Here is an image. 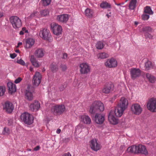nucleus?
Returning <instances> with one entry per match:
<instances>
[{"label":"nucleus","mask_w":156,"mask_h":156,"mask_svg":"<svg viewBox=\"0 0 156 156\" xmlns=\"http://www.w3.org/2000/svg\"><path fill=\"white\" fill-rule=\"evenodd\" d=\"M61 132V130L60 129H58L56 130V132L58 134H59Z\"/></svg>","instance_id":"nucleus-54"},{"label":"nucleus","mask_w":156,"mask_h":156,"mask_svg":"<svg viewBox=\"0 0 156 156\" xmlns=\"http://www.w3.org/2000/svg\"><path fill=\"white\" fill-rule=\"evenodd\" d=\"M7 86L9 93L12 94L16 91V85L12 83L11 82H8L7 83Z\"/></svg>","instance_id":"nucleus-25"},{"label":"nucleus","mask_w":156,"mask_h":156,"mask_svg":"<svg viewBox=\"0 0 156 156\" xmlns=\"http://www.w3.org/2000/svg\"><path fill=\"white\" fill-rule=\"evenodd\" d=\"M153 68L152 63L150 61H147L145 63V68L146 70H148Z\"/></svg>","instance_id":"nucleus-35"},{"label":"nucleus","mask_w":156,"mask_h":156,"mask_svg":"<svg viewBox=\"0 0 156 156\" xmlns=\"http://www.w3.org/2000/svg\"><path fill=\"white\" fill-rule=\"evenodd\" d=\"M138 24V23L136 22H135V25H137Z\"/></svg>","instance_id":"nucleus-61"},{"label":"nucleus","mask_w":156,"mask_h":156,"mask_svg":"<svg viewBox=\"0 0 156 156\" xmlns=\"http://www.w3.org/2000/svg\"><path fill=\"white\" fill-rule=\"evenodd\" d=\"M51 29L54 34L58 36L62 34V27L55 23H52L51 24Z\"/></svg>","instance_id":"nucleus-6"},{"label":"nucleus","mask_w":156,"mask_h":156,"mask_svg":"<svg viewBox=\"0 0 156 156\" xmlns=\"http://www.w3.org/2000/svg\"><path fill=\"white\" fill-rule=\"evenodd\" d=\"M80 121L87 124H90L91 122V120L88 115H83L80 117Z\"/></svg>","instance_id":"nucleus-22"},{"label":"nucleus","mask_w":156,"mask_h":156,"mask_svg":"<svg viewBox=\"0 0 156 156\" xmlns=\"http://www.w3.org/2000/svg\"><path fill=\"white\" fill-rule=\"evenodd\" d=\"M137 154H140L145 155H147L148 154L146 147L144 145L142 144L137 145Z\"/></svg>","instance_id":"nucleus-19"},{"label":"nucleus","mask_w":156,"mask_h":156,"mask_svg":"<svg viewBox=\"0 0 156 156\" xmlns=\"http://www.w3.org/2000/svg\"><path fill=\"white\" fill-rule=\"evenodd\" d=\"M35 42L34 40L32 38H29L26 39L25 47L28 49L31 48Z\"/></svg>","instance_id":"nucleus-24"},{"label":"nucleus","mask_w":156,"mask_h":156,"mask_svg":"<svg viewBox=\"0 0 156 156\" xmlns=\"http://www.w3.org/2000/svg\"><path fill=\"white\" fill-rule=\"evenodd\" d=\"M50 69L53 73L56 72L58 69V66L57 64L55 62L52 63L50 66Z\"/></svg>","instance_id":"nucleus-33"},{"label":"nucleus","mask_w":156,"mask_h":156,"mask_svg":"<svg viewBox=\"0 0 156 156\" xmlns=\"http://www.w3.org/2000/svg\"><path fill=\"white\" fill-rule=\"evenodd\" d=\"M60 68L62 71L66 70L67 69L66 66L65 65H61L60 66Z\"/></svg>","instance_id":"nucleus-47"},{"label":"nucleus","mask_w":156,"mask_h":156,"mask_svg":"<svg viewBox=\"0 0 156 156\" xmlns=\"http://www.w3.org/2000/svg\"><path fill=\"white\" fill-rule=\"evenodd\" d=\"M69 18V16L66 14H64L57 16L56 19L59 22L66 23Z\"/></svg>","instance_id":"nucleus-16"},{"label":"nucleus","mask_w":156,"mask_h":156,"mask_svg":"<svg viewBox=\"0 0 156 156\" xmlns=\"http://www.w3.org/2000/svg\"><path fill=\"white\" fill-rule=\"evenodd\" d=\"M29 70L31 72H32L33 71V68L31 67H30L29 68Z\"/></svg>","instance_id":"nucleus-57"},{"label":"nucleus","mask_w":156,"mask_h":156,"mask_svg":"<svg viewBox=\"0 0 156 156\" xmlns=\"http://www.w3.org/2000/svg\"><path fill=\"white\" fill-rule=\"evenodd\" d=\"M40 147L39 146H37L36 147L34 148V150L35 151H37L39 150L40 149Z\"/></svg>","instance_id":"nucleus-51"},{"label":"nucleus","mask_w":156,"mask_h":156,"mask_svg":"<svg viewBox=\"0 0 156 156\" xmlns=\"http://www.w3.org/2000/svg\"><path fill=\"white\" fill-rule=\"evenodd\" d=\"M136 0H131L129 5V9L131 10H134L136 7Z\"/></svg>","instance_id":"nucleus-31"},{"label":"nucleus","mask_w":156,"mask_h":156,"mask_svg":"<svg viewBox=\"0 0 156 156\" xmlns=\"http://www.w3.org/2000/svg\"><path fill=\"white\" fill-rule=\"evenodd\" d=\"M94 120L97 123L102 124L105 120L104 115L101 114L96 113L95 116Z\"/></svg>","instance_id":"nucleus-18"},{"label":"nucleus","mask_w":156,"mask_h":156,"mask_svg":"<svg viewBox=\"0 0 156 156\" xmlns=\"http://www.w3.org/2000/svg\"><path fill=\"white\" fill-rule=\"evenodd\" d=\"M10 131L9 128L5 127L4 128L2 133L5 135H8L10 133Z\"/></svg>","instance_id":"nucleus-39"},{"label":"nucleus","mask_w":156,"mask_h":156,"mask_svg":"<svg viewBox=\"0 0 156 156\" xmlns=\"http://www.w3.org/2000/svg\"><path fill=\"white\" fill-rule=\"evenodd\" d=\"M104 46L105 45L101 41H98L96 45V48L98 49H102L103 48Z\"/></svg>","instance_id":"nucleus-37"},{"label":"nucleus","mask_w":156,"mask_h":156,"mask_svg":"<svg viewBox=\"0 0 156 156\" xmlns=\"http://www.w3.org/2000/svg\"><path fill=\"white\" fill-rule=\"evenodd\" d=\"M30 61L33 65L36 67H38L40 66L39 62L34 55H32L30 58Z\"/></svg>","instance_id":"nucleus-30"},{"label":"nucleus","mask_w":156,"mask_h":156,"mask_svg":"<svg viewBox=\"0 0 156 156\" xmlns=\"http://www.w3.org/2000/svg\"><path fill=\"white\" fill-rule=\"evenodd\" d=\"M144 12L145 13H147L149 15H152L153 14V12L151 10V7L148 6L144 8Z\"/></svg>","instance_id":"nucleus-36"},{"label":"nucleus","mask_w":156,"mask_h":156,"mask_svg":"<svg viewBox=\"0 0 156 156\" xmlns=\"http://www.w3.org/2000/svg\"><path fill=\"white\" fill-rule=\"evenodd\" d=\"M5 90V87L0 86V96H2L4 94Z\"/></svg>","instance_id":"nucleus-38"},{"label":"nucleus","mask_w":156,"mask_h":156,"mask_svg":"<svg viewBox=\"0 0 156 156\" xmlns=\"http://www.w3.org/2000/svg\"><path fill=\"white\" fill-rule=\"evenodd\" d=\"M105 64L107 67L111 68L116 67L117 66V63L115 59L112 58L108 59Z\"/></svg>","instance_id":"nucleus-14"},{"label":"nucleus","mask_w":156,"mask_h":156,"mask_svg":"<svg viewBox=\"0 0 156 156\" xmlns=\"http://www.w3.org/2000/svg\"><path fill=\"white\" fill-rule=\"evenodd\" d=\"M67 54L65 53L63 54V56L62 58L64 59H66L67 58Z\"/></svg>","instance_id":"nucleus-50"},{"label":"nucleus","mask_w":156,"mask_h":156,"mask_svg":"<svg viewBox=\"0 0 156 156\" xmlns=\"http://www.w3.org/2000/svg\"><path fill=\"white\" fill-rule=\"evenodd\" d=\"M42 79V75L38 72H36L33 77L32 83L33 85L37 86L40 84Z\"/></svg>","instance_id":"nucleus-10"},{"label":"nucleus","mask_w":156,"mask_h":156,"mask_svg":"<svg viewBox=\"0 0 156 156\" xmlns=\"http://www.w3.org/2000/svg\"><path fill=\"white\" fill-rule=\"evenodd\" d=\"M3 16V13L2 12H0V18L2 17Z\"/></svg>","instance_id":"nucleus-56"},{"label":"nucleus","mask_w":156,"mask_h":156,"mask_svg":"<svg viewBox=\"0 0 156 156\" xmlns=\"http://www.w3.org/2000/svg\"><path fill=\"white\" fill-rule=\"evenodd\" d=\"M39 13L37 11H34L30 15L28 16V18L29 19H31L32 18L35 17L37 16Z\"/></svg>","instance_id":"nucleus-40"},{"label":"nucleus","mask_w":156,"mask_h":156,"mask_svg":"<svg viewBox=\"0 0 156 156\" xmlns=\"http://www.w3.org/2000/svg\"><path fill=\"white\" fill-rule=\"evenodd\" d=\"M141 71L139 69L132 68L130 70V73L131 77L133 80L139 77L141 75Z\"/></svg>","instance_id":"nucleus-13"},{"label":"nucleus","mask_w":156,"mask_h":156,"mask_svg":"<svg viewBox=\"0 0 156 156\" xmlns=\"http://www.w3.org/2000/svg\"><path fill=\"white\" fill-rule=\"evenodd\" d=\"M20 117L21 120L27 124H31L33 122V116L27 112H24L22 114Z\"/></svg>","instance_id":"nucleus-3"},{"label":"nucleus","mask_w":156,"mask_h":156,"mask_svg":"<svg viewBox=\"0 0 156 156\" xmlns=\"http://www.w3.org/2000/svg\"><path fill=\"white\" fill-rule=\"evenodd\" d=\"M115 115H115V111H111L109 112L108 116V119L109 122L113 125L117 124L118 122V119L115 116Z\"/></svg>","instance_id":"nucleus-12"},{"label":"nucleus","mask_w":156,"mask_h":156,"mask_svg":"<svg viewBox=\"0 0 156 156\" xmlns=\"http://www.w3.org/2000/svg\"><path fill=\"white\" fill-rule=\"evenodd\" d=\"M128 104L127 99L124 97L121 98L117 108L115 109V115L118 117H121L123 112L127 108Z\"/></svg>","instance_id":"nucleus-1"},{"label":"nucleus","mask_w":156,"mask_h":156,"mask_svg":"<svg viewBox=\"0 0 156 156\" xmlns=\"http://www.w3.org/2000/svg\"><path fill=\"white\" fill-rule=\"evenodd\" d=\"M120 4H116V5H120Z\"/></svg>","instance_id":"nucleus-64"},{"label":"nucleus","mask_w":156,"mask_h":156,"mask_svg":"<svg viewBox=\"0 0 156 156\" xmlns=\"http://www.w3.org/2000/svg\"><path fill=\"white\" fill-rule=\"evenodd\" d=\"M149 17V16L147 14H143L142 15V19L144 20H147Z\"/></svg>","instance_id":"nucleus-44"},{"label":"nucleus","mask_w":156,"mask_h":156,"mask_svg":"<svg viewBox=\"0 0 156 156\" xmlns=\"http://www.w3.org/2000/svg\"><path fill=\"white\" fill-rule=\"evenodd\" d=\"M85 16L88 18H91L94 16V12L92 9L87 8L85 11Z\"/></svg>","instance_id":"nucleus-26"},{"label":"nucleus","mask_w":156,"mask_h":156,"mask_svg":"<svg viewBox=\"0 0 156 156\" xmlns=\"http://www.w3.org/2000/svg\"><path fill=\"white\" fill-rule=\"evenodd\" d=\"M44 51L43 49L39 48L36 50L35 52L34 55L37 58H41L44 55Z\"/></svg>","instance_id":"nucleus-27"},{"label":"nucleus","mask_w":156,"mask_h":156,"mask_svg":"<svg viewBox=\"0 0 156 156\" xmlns=\"http://www.w3.org/2000/svg\"><path fill=\"white\" fill-rule=\"evenodd\" d=\"M25 30H26V28H25L24 27V28H22V31H24Z\"/></svg>","instance_id":"nucleus-60"},{"label":"nucleus","mask_w":156,"mask_h":156,"mask_svg":"<svg viewBox=\"0 0 156 156\" xmlns=\"http://www.w3.org/2000/svg\"><path fill=\"white\" fill-rule=\"evenodd\" d=\"M97 56L98 58L101 59H104L108 58L109 55L107 53L103 52L99 53Z\"/></svg>","instance_id":"nucleus-34"},{"label":"nucleus","mask_w":156,"mask_h":156,"mask_svg":"<svg viewBox=\"0 0 156 156\" xmlns=\"http://www.w3.org/2000/svg\"><path fill=\"white\" fill-rule=\"evenodd\" d=\"M144 35L146 38H152L153 37V36L151 34L149 33V32L145 33Z\"/></svg>","instance_id":"nucleus-46"},{"label":"nucleus","mask_w":156,"mask_h":156,"mask_svg":"<svg viewBox=\"0 0 156 156\" xmlns=\"http://www.w3.org/2000/svg\"><path fill=\"white\" fill-rule=\"evenodd\" d=\"M62 156H72L71 154L69 152L64 154Z\"/></svg>","instance_id":"nucleus-53"},{"label":"nucleus","mask_w":156,"mask_h":156,"mask_svg":"<svg viewBox=\"0 0 156 156\" xmlns=\"http://www.w3.org/2000/svg\"><path fill=\"white\" fill-rule=\"evenodd\" d=\"M65 108L63 105H56L51 108V111L55 115L62 114L65 110Z\"/></svg>","instance_id":"nucleus-5"},{"label":"nucleus","mask_w":156,"mask_h":156,"mask_svg":"<svg viewBox=\"0 0 156 156\" xmlns=\"http://www.w3.org/2000/svg\"><path fill=\"white\" fill-rule=\"evenodd\" d=\"M127 151L128 152L137 154V145H133L127 148Z\"/></svg>","instance_id":"nucleus-28"},{"label":"nucleus","mask_w":156,"mask_h":156,"mask_svg":"<svg viewBox=\"0 0 156 156\" xmlns=\"http://www.w3.org/2000/svg\"><path fill=\"white\" fill-rule=\"evenodd\" d=\"M65 88V86L63 85H62L60 86L59 89L60 91H63Z\"/></svg>","instance_id":"nucleus-52"},{"label":"nucleus","mask_w":156,"mask_h":156,"mask_svg":"<svg viewBox=\"0 0 156 156\" xmlns=\"http://www.w3.org/2000/svg\"><path fill=\"white\" fill-rule=\"evenodd\" d=\"M22 44V42H19L18 43L17 46V47H19L20 45H21Z\"/></svg>","instance_id":"nucleus-55"},{"label":"nucleus","mask_w":156,"mask_h":156,"mask_svg":"<svg viewBox=\"0 0 156 156\" xmlns=\"http://www.w3.org/2000/svg\"><path fill=\"white\" fill-rule=\"evenodd\" d=\"M104 110L103 104L100 101H95L90 107L89 112L92 114L98 113L99 111L102 112Z\"/></svg>","instance_id":"nucleus-2"},{"label":"nucleus","mask_w":156,"mask_h":156,"mask_svg":"<svg viewBox=\"0 0 156 156\" xmlns=\"http://www.w3.org/2000/svg\"><path fill=\"white\" fill-rule=\"evenodd\" d=\"M34 91V88L32 87L28 86L25 91L26 98L29 101L32 100L33 98V93Z\"/></svg>","instance_id":"nucleus-9"},{"label":"nucleus","mask_w":156,"mask_h":156,"mask_svg":"<svg viewBox=\"0 0 156 156\" xmlns=\"http://www.w3.org/2000/svg\"><path fill=\"white\" fill-rule=\"evenodd\" d=\"M20 35H23L24 34V32L23 31H21L20 33Z\"/></svg>","instance_id":"nucleus-58"},{"label":"nucleus","mask_w":156,"mask_h":156,"mask_svg":"<svg viewBox=\"0 0 156 156\" xmlns=\"http://www.w3.org/2000/svg\"><path fill=\"white\" fill-rule=\"evenodd\" d=\"M39 34L41 37L46 40H48L51 36L49 30L45 29H43L41 30Z\"/></svg>","instance_id":"nucleus-11"},{"label":"nucleus","mask_w":156,"mask_h":156,"mask_svg":"<svg viewBox=\"0 0 156 156\" xmlns=\"http://www.w3.org/2000/svg\"><path fill=\"white\" fill-rule=\"evenodd\" d=\"M17 62L22 66H24L25 65V63L24 61L22 59L18 60L17 61Z\"/></svg>","instance_id":"nucleus-45"},{"label":"nucleus","mask_w":156,"mask_h":156,"mask_svg":"<svg viewBox=\"0 0 156 156\" xmlns=\"http://www.w3.org/2000/svg\"><path fill=\"white\" fill-rule=\"evenodd\" d=\"M146 76L148 81L151 83H154L155 81L156 78L151 74L147 73L146 74Z\"/></svg>","instance_id":"nucleus-29"},{"label":"nucleus","mask_w":156,"mask_h":156,"mask_svg":"<svg viewBox=\"0 0 156 156\" xmlns=\"http://www.w3.org/2000/svg\"><path fill=\"white\" fill-rule=\"evenodd\" d=\"M10 22L12 27L15 29L20 28L22 25L20 19L17 16H12L9 18Z\"/></svg>","instance_id":"nucleus-4"},{"label":"nucleus","mask_w":156,"mask_h":156,"mask_svg":"<svg viewBox=\"0 0 156 156\" xmlns=\"http://www.w3.org/2000/svg\"><path fill=\"white\" fill-rule=\"evenodd\" d=\"M43 4L44 6H47L49 5L51 2V0H42Z\"/></svg>","instance_id":"nucleus-42"},{"label":"nucleus","mask_w":156,"mask_h":156,"mask_svg":"<svg viewBox=\"0 0 156 156\" xmlns=\"http://www.w3.org/2000/svg\"><path fill=\"white\" fill-rule=\"evenodd\" d=\"M106 16L108 17V18L110 16V15H109L108 14H107L106 15Z\"/></svg>","instance_id":"nucleus-62"},{"label":"nucleus","mask_w":156,"mask_h":156,"mask_svg":"<svg viewBox=\"0 0 156 156\" xmlns=\"http://www.w3.org/2000/svg\"><path fill=\"white\" fill-rule=\"evenodd\" d=\"M131 110L133 114L139 115L141 113L142 109L139 105L135 104L132 105L131 107Z\"/></svg>","instance_id":"nucleus-15"},{"label":"nucleus","mask_w":156,"mask_h":156,"mask_svg":"<svg viewBox=\"0 0 156 156\" xmlns=\"http://www.w3.org/2000/svg\"><path fill=\"white\" fill-rule=\"evenodd\" d=\"M40 107V104L38 101H35L34 103L31 104L30 107L31 110L33 111H37Z\"/></svg>","instance_id":"nucleus-23"},{"label":"nucleus","mask_w":156,"mask_h":156,"mask_svg":"<svg viewBox=\"0 0 156 156\" xmlns=\"http://www.w3.org/2000/svg\"><path fill=\"white\" fill-rule=\"evenodd\" d=\"M49 13V11L48 9H44L42 10L41 14L42 16H45L48 15Z\"/></svg>","instance_id":"nucleus-43"},{"label":"nucleus","mask_w":156,"mask_h":156,"mask_svg":"<svg viewBox=\"0 0 156 156\" xmlns=\"http://www.w3.org/2000/svg\"><path fill=\"white\" fill-rule=\"evenodd\" d=\"M16 56V53H14L13 54H10V57L13 59Z\"/></svg>","instance_id":"nucleus-49"},{"label":"nucleus","mask_w":156,"mask_h":156,"mask_svg":"<svg viewBox=\"0 0 156 156\" xmlns=\"http://www.w3.org/2000/svg\"><path fill=\"white\" fill-rule=\"evenodd\" d=\"M114 86L113 84L110 83L105 86L102 90V92L105 93H109L111 91L113 90Z\"/></svg>","instance_id":"nucleus-21"},{"label":"nucleus","mask_w":156,"mask_h":156,"mask_svg":"<svg viewBox=\"0 0 156 156\" xmlns=\"http://www.w3.org/2000/svg\"><path fill=\"white\" fill-rule=\"evenodd\" d=\"M14 109V106L12 103L8 101L5 103L3 109L7 113H10L12 112Z\"/></svg>","instance_id":"nucleus-20"},{"label":"nucleus","mask_w":156,"mask_h":156,"mask_svg":"<svg viewBox=\"0 0 156 156\" xmlns=\"http://www.w3.org/2000/svg\"><path fill=\"white\" fill-rule=\"evenodd\" d=\"M100 6L102 9H109L111 8V5L106 2H103L101 3Z\"/></svg>","instance_id":"nucleus-32"},{"label":"nucleus","mask_w":156,"mask_h":156,"mask_svg":"<svg viewBox=\"0 0 156 156\" xmlns=\"http://www.w3.org/2000/svg\"><path fill=\"white\" fill-rule=\"evenodd\" d=\"M15 52L16 53H20V51L18 49H16L15 50Z\"/></svg>","instance_id":"nucleus-59"},{"label":"nucleus","mask_w":156,"mask_h":156,"mask_svg":"<svg viewBox=\"0 0 156 156\" xmlns=\"http://www.w3.org/2000/svg\"><path fill=\"white\" fill-rule=\"evenodd\" d=\"M90 146L91 149L95 151L99 150L101 148L100 145L98 143L96 139H93L90 141Z\"/></svg>","instance_id":"nucleus-17"},{"label":"nucleus","mask_w":156,"mask_h":156,"mask_svg":"<svg viewBox=\"0 0 156 156\" xmlns=\"http://www.w3.org/2000/svg\"><path fill=\"white\" fill-rule=\"evenodd\" d=\"M22 79L21 77H18L14 81L15 83H20L22 80Z\"/></svg>","instance_id":"nucleus-48"},{"label":"nucleus","mask_w":156,"mask_h":156,"mask_svg":"<svg viewBox=\"0 0 156 156\" xmlns=\"http://www.w3.org/2000/svg\"><path fill=\"white\" fill-rule=\"evenodd\" d=\"M80 72L82 74H87L90 71V67L87 63H83L79 65Z\"/></svg>","instance_id":"nucleus-7"},{"label":"nucleus","mask_w":156,"mask_h":156,"mask_svg":"<svg viewBox=\"0 0 156 156\" xmlns=\"http://www.w3.org/2000/svg\"><path fill=\"white\" fill-rule=\"evenodd\" d=\"M142 30L146 33L151 32L152 31V28L149 27H146L143 28Z\"/></svg>","instance_id":"nucleus-41"},{"label":"nucleus","mask_w":156,"mask_h":156,"mask_svg":"<svg viewBox=\"0 0 156 156\" xmlns=\"http://www.w3.org/2000/svg\"><path fill=\"white\" fill-rule=\"evenodd\" d=\"M147 108L151 112H156V99H151L147 103Z\"/></svg>","instance_id":"nucleus-8"},{"label":"nucleus","mask_w":156,"mask_h":156,"mask_svg":"<svg viewBox=\"0 0 156 156\" xmlns=\"http://www.w3.org/2000/svg\"><path fill=\"white\" fill-rule=\"evenodd\" d=\"M27 150L29 151H31V149H28Z\"/></svg>","instance_id":"nucleus-63"}]
</instances>
